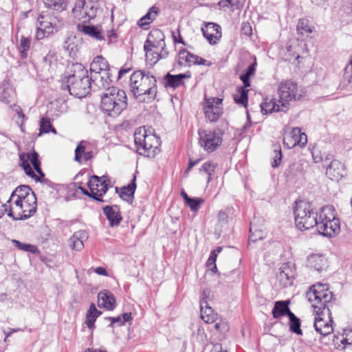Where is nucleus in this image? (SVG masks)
<instances>
[{
  "label": "nucleus",
  "mask_w": 352,
  "mask_h": 352,
  "mask_svg": "<svg viewBox=\"0 0 352 352\" xmlns=\"http://www.w3.org/2000/svg\"><path fill=\"white\" fill-rule=\"evenodd\" d=\"M306 298L316 315L314 324L315 330L323 337L331 333L333 329L329 304L333 298L332 292L325 285L318 283L309 287Z\"/></svg>",
  "instance_id": "1"
},
{
  "label": "nucleus",
  "mask_w": 352,
  "mask_h": 352,
  "mask_svg": "<svg viewBox=\"0 0 352 352\" xmlns=\"http://www.w3.org/2000/svg\"><path fill=\"white\" fill-rule=\"evenodd\" d=\"M66 79L67 88L76 98L85 97L92 88L88 70L81 63L72 64Z\"/></svg>",
  "instance_id": "2"
},
{
  "label": "nucleus",
  "mask_w": 352,
  "mask_h": 352,
  "mask_svg": "<svg viewBox=\"0 0 352 352\" xmlns=\"http://www.w3.org/2000/svg\"><path fill=\"white\" fill-rule=\"evenodd\" d=\"M129 87L136 98L145 95L148 100H153L157 95V80L149 72H134L130 77Z\"/></svg>",
  "instance_id": "3"
},
{
  "label": "nucleus",
  "mask_w": 352,
  "mask_h": 352,
  "mask_svg": "<svg viewBox=\"0 0 352 352\" xmlns=\"http://www.w3.org/2000/svg\"><path fill=\"white\" fill-rule=\"evenodd\" d=\"M127 104L125 91L117 87L107 89L101 96V109L111 116L120 115Z\"/></svg>",
  "instance_id": "4"
},
{
  "label": "nucleus",
  "mask_w": 352,
  "mask_h": 352,
  "mask_svg": "<svg viewBox=\"0 0 352 352\" xmlns=\"http://www.w3.org/2000/svg\"><path fill=\"white\" fill-rule=\"evenodd\" d=\"M295 224L300 230H309L316 227L319 214L314 211L312 205L305 201H296L294 208Z\"/></svg>",
  "instance_id": "5"
},
{
  "label": "nucleus",
  "mask_w": 352,
  "mask_h": 352,
  "mask_svg": "<svg viewBox=\"0 0 352 352\" xmlns=\"http://www.w3.org/2000/svg\"><path fill=\"white\" fill-rule=\"evenodd\" d=\"M316 227L318 232L325 236L331 237L340 232V220L336 217L333 206H325L320 208Z\"/></svg>",
  "instance_id": "6"
},
{
  "label": "nucleus",
  "mask_w": 352,
  "mask_h": 352,
  "mask_svg": "<svg viewBox=\"0 0 352 352\" xmlns=\"http://www.w3.org/2000/svg\"><path fill=\"white\" fill-rule=\"evenodd\" d=\"M134 141L140 155L154 157L160 152V138L154 134H148L145 129L140 128L135 131Z\"/></svg>",
  "instance_id": "7"
},
{
  "label": "nucleus",
  "mask_w": 352,
  "mask_h": 352,
  "mask_svg": "<svg viewBox=\"0 0 352 352\" xmlns=\"http://www.w3.org/2000/svg\"><path fill=\"white\" fill-rule=\"evenodd\" d=\"M278 93L279 102H283V107L287 109H289L290 101L299 100L305 95L303 88L292 80L280 82L278 85Z\"/></svg>",
  "instance_id": "8"
},
{
  "label": "nucleus",
  "mask_w": 352,
  "mask_h": 352,
  "mask_svg": "<svg viewBox=\"0 0 352 352\" xmlns=\"http://www.w3.org/2000/svg\"><path fill=\"white\" fill-rule=\"evenodd\" d=\"M199 144L208 153L214 151L222 142L223 132L217 129L214 131L199 130Z\"/></svg>",
  "instance_id": "9"
},
{
  "label": "nucleus",
  "mask_w": 352,
  "mask_h": 352,
  "mask_svg": "<svg viewBox=\"0 0 352 352\" xmlns=\"http://www.w3.org/2000/svg\"><path fill=\"white\" fill-rule=\"evenodd\" d=\"M110 181L107 177H100L93 175L90 177L87 186L90 190L91 197L98 201H103L102 197L108 190Z\"/></svg>",
  "instance_id": "10"
},
{
  "label": "nucleus",
  "mask_w": 352,
  "mask_h": 352,
  "mask_svg": "<svg viewBox=\"0 0 352 352\" xmlns=\"http://www.w3.org/2000/svg\"><path fill=\"white\" fill-rule=\"evenodd\" d=\"M37 203L36 197L29 196L26 199H23L21 207L17 214H14V212L11 210H9L8 215L12 217L14 220H25L32 216L36 210Z\"/></svg>",
  "instance_id": "11"
},
{
  "label": "nucleus",
  "mask_w": 352,
  "mask_h": 352,
  "mask_svg": "<svg viewBox=\"0 0 352 352\" xmlns=\"http://www.w3.org/2000/svg\"><path fill=\"white\" fill-rule=\"evenodd\" d=\"M221 102L222 99L218 98H211L206 100L204 113L210 122H216L220 118L222 114Z\"/></svg>",
  "instance_id": "12"
},
{
  "label": "nucleus",
  "mask_w": 352,
  "mask_h": 352,
  "mask_svg": "<svg viewBox=\"0 0 352 352\" xmlns=\"http://www.w3.org/2000/svg\"><path fill=\"white\" fill-rule=\"evenodd\" d=\"M163 47H165V42L162 32L159 30L150 32L144 45L145 53L148 54L154 49L162 48Z\"/></svg>",
  "instance_id": "13"
},
{
  "label": "nucleus",
  "mask_w": 352,
  "mask_h": 352,
  "mask_svg": "<svg viewBox=\"0 0 352 352\" xmlns=\"http://www.w3.org/2000/svg\"><path fill=\"white\" fill-rule=\"evenodd\" d=\"M296 274V272L294 264L289 263H284L279 269L277 278L283 287H287L293 284Z\"/></svg>",
  "instance_id": "14"
},
{
  "label": "nucleus",
  "mask_w": 352,
  "mask_h": 352,
  "mask_svg": "<svg viewBox=\"0 0 352 352\" xmlns=\"http://www.w3.org/2000/svg\"><path fill=\"white\" fill-rule=\"evenodd\" d=\"M307 142V135L305 133H302L299 128H294L284 138V144L289 148L296 146L303 147L306 145Z\"/></svg>",
  "instance_id": "15"
},
{
  "label": "nucleus",
  "mask_w": 352,
  "mask_h": 352,
  "mask_svg": "<svg viewBox=\"0 0 352 352\" xmlns=\"http://www.w3.org/2000/svg\"><path fill=\"white\" fill-rule=\"evenodd\" d=\"M110 71L102 72V73L98 74H93L90 76V81L91 82L92 87L94 89L97 88L99 89H104L111 88V79Z\"/></svg>",
  "instance_id": "16"
},
{
  "label": "nucleus",
  "mask_w": 352,
  "mask_h": 352,
  "mask_svg": "<svg viewBox=\"0 0 352 352\" xmlns=\"http://www.w3.org/2000/svg\"><path fill=\"white\" fill-rule=\"evenodd\" d=\"M183 61L188 63L189 65L191 64L203 65H211V63L208 60L195 55L186 50L182 49L179 51L178 63L183 65Z\"/></svg>",
  "instance_id": "17"
},
{
  "label": "nucleus",
  "mask_w": 352,
  "mask_h": 352,
  "mask_svg": "<svg viewBox=\"0 0 352 352\" xmlns=\"http://www.w3.org/2000/svg\"><path fill=\"white\" fill-rule=\"evenodd\" d=\"M98 305L109 311L116 308V299L113 294L109 290L100 291L98 294Z\"/></svg>",
  "instance_id": "18"
},
{
  "label": "nucleus",
  "mask_w": 352,
  "mask_h": 352,
  "mask_svg": "<svg viewBox=\"0 0 352 352\" xmlns=\"http://www.w3.org/2000/svg\"><path fill=\"white\" fill-rule=\"evenodd\" d=\"M344 165L338 160H333L326 170L327 176L331 180L339 181L344 175Z\"/></svg>",
  "instance_id": "19"
},
{
  "label": "nucleus",
  "mask_w": 352,
  "mask_h": 352,
  "mask_svg": "<svg viewBox=\"0 0 352 352\" xmlns=\"http://www.w3.org/2000/svg\"><path fill=\"white\" fill-rule=\"evenodd\" d=\"M261 111L264 114L270 113L272 112L287 111V108L283 106V102H280L279 100L276 98H265V102L261 104Z\"/></svg>",
  "instance_id": "20"
},
{
  "label": "nucleus",
  "mask_w": 352,
  "mask_h": 352,
  "mask_svg": "<svg viewBox=\"0 0 352 352\" xmlns=\"http://www.w3.org/2000/svg\"><path fill=\"white\" fill-rule=\"evenodd\" d=\"M56 21L55 17L43 15H40L37 20L38 26L41 30L45 31L47 35L57 31Z\"/></svg>",
  "instance_id": "21"
},
{
  "label": "nucleus",
  "mask_w": 352,
  "mask_h": 352,
  "mask_svg": "<svg viewBox=\"0 0 352 352\" xmlns=\"http://www.w3.org/2000/svg\"><path fill=\"white\" fill-rule=\"evenodd\" d=\"M307 265L318 272H321L327 267V261L322 255L313 254L307 257Z\"/></svg>",
  "instance_id": "22"
},
{
  "label": "nucleus",
  "mask_w": 352,
  "mask_h": 352,
  "mask_svg": "<svg viewBox=\"0 0 352 352\" xmlns=\"http://www.w3.org/2000/svg\"><path fill=\"white\" fill-rule=\"evenodd\" d=\"M136 177L134 175L131 182L126 186L121 188H116V191L118 192L121 199L128 202H132L134 198V194L136 189Z\"/></svg>",
  "instance_id": "23"
},
{
  "label": "nucleus",
  "mask_w": 352,
  "mask_h": 352,
  "mask_svg": "<svg viewBox=\"0 0 352 352\" xmlns=\"http://www.w3.org/2000/svg\"><path fill=\"white\" fill-rule=\"evenodd\" d=\"M103 212L111 227L118 226L122 219L120 214L119 208L117 206H107L103 208Z\"/></svg>",
  "instance_id": "24"
},
{
  "label": "nucleus",
  "mask_w": 352,
  "mask_h": 352,
  "mask_svg": "<svg viewBox=\"0 0 352 352\" xmlns=\"http://www.w3.org/2000/svg\"><path fill=\"white\" fill-rule=\"evenodd\" d=\"M90 75L98 74L102 72L110 71L107 60L102 56H98L94 58L90 64Z\"/></svg>",
  "instance_id": "25"
},
{
  "label": "nucleus",
  "mask_w": 352,
  "mask_h": 352,
  "mask_svg": "<svg viewBox=\"0 0 352 352\" xmlns=\"http://www.w3.org/2000/svg\"><path fill=\"white\" fill-rule=\"evenodd\" d=\"M190 78V74L189 72L177 75H172L168 73L164 76V85L166 87L176 89L183 84L184 78Z\"/></svg>",
  "instance_id": "26"
},
{
  "label": "nucleus",
  "mask_w": 352,
  "mask_h": 352,
  "mask_svg": "<svg viewBox=\"0 0 352 352\" xmlns=\"http://www.w3.org/2000/svg\"><path fill=\"white\" fill-rule=\"evenodd\" d=\"M88 238L84 230H79L74 233L69 240L70 248L76 251H80L84 248V241Z\"/></svg>",
  "instance_id": "27"
},
{
  "label": "nucleus",
  "mask_w": 352,
  "mask_h": 352,
  "mask_svg": "<svg viewBox=\"0 0 352 352\" xmlns=\"http://www.w3.org/2000/svg\"><path fill=\"white\" fill-rule=\"evenodd\" d=\"M200 313L201 319L208 324L216 322L218 316L215 314L211 307L209 306L208 301L203 300L200 306Z\"/></svg>",
  "instance_id": "28"
},
{
  "label": "nucleus",
  "mask_w": 352,
  "mask_h": 352,
  "mask_svg": "<svg viewBox=\"0 0 352 352\" xmlns=\"http://www.w3.org/2000/svg\"><path fill=\"white\" fill-rule=\"evenodd\" d=\"M289 300L276 301L272 310L273 317L278 319L281 316H289V312H292L289 308Z\"/></svg>",
  "instance_id": "29"
},
{
  "label": "nucleus",
  "mask_w": 352,
  "mask_h": 352,
  "mask_svg": "<svg viewBox=\"0 0 352 352\" xmlns=\"http://www.w3.org/2000/svg\"><path fill=\"white\" fill-rule=\"evenodd\" d=\"M85 12V0H76L74 7L72 8L74 17L82 23L89 21L88 16L84 14Z\"/></svg>",
  "instance_id": "30"
},
{
  "label": "nucleus",
  "mask_w": 352,
  "mask_h": 352,
  "mask_svg": "<svg viewBox=\"0 0 352 352\" xmlns=\"http://www.w3.org/2000/svg\"><path fill=\"white\" fill-rule=\"evenodd\" d=\"M159 8L155 6H152L148 10L147 13L138 21V25L144 29H146V26L148 25L156 19V17L159 14Z\"/></svg>",
  "instance_id": "31"
},
{
  "label": "nucleus",
  "mask_w": 352,
  "mask_h": 352,
  "mask_svg": "<svg viewBox=\"0 0 352 352\" xmlns=\"http://www.w3.org/2000/svg\"><path fill=\"white\" fill-rule=\"evenodd\" d=\"M78 31L84 33L86 35L90 36L97 40L101 41L104 38L100 30L94 25H87L85 24H78L77 25Z\"/></svg>",
  "instance_id": "32"
},
{
  "label": "nucleus",
  "mask_w": 352,
  "mask_h": 352,
  "mask_svg": "<svg viewBox=\"0 0 352 352\" xmlns=\"http://www.w3.org/2000/svg\"><path fill=\"white\" fill-rule=\"evenodd\" d=\"M86 12L84 13L88 16L89 21L96 17L97 13L101 10V5L98 1L87 0L85 1Z\"/></svg>",
  "instance_id": "33"
},
{
  "label": "nucleus",
  "mask_w": 352,
  "mask_h": 352,
  "mask_svg": "<svg viewBox=\"0 0 352 352\" xmlns=\"http://www.w3.org/2000/svg\"><path fill=\"white\" fill-rule=\"evenodd\" d=\"M29 196H33L35 197V195L32 189L25 185H22L17 187L12 193L10 201L14 200L16 197H18L20 199H26Z\"/></svg>",
  "instance_id": "34"
},
{
  "label": "nucleus",
  "mask_w": 352,
  "mask_h": 352,
  "mask_svg": "<svg viewBox=\"0 0 352 352\" xmlns=\"http://www.w3.org/2000/svg\"><path fill=\"white\" fill-rule=\"evenodd\" d=\"M246 88L243 86L239 87L236 93L233 96L234 102L245 107H247L248 101V90Z\"/></svg>",
  "instance_id": "35"
},
{
  "label": "nucleus",
  "mask_w": 352,
  "mask_h": 352,
  "mask_svg": "<svg viewBox=\"0 0 352 352\" xmlns=\"http://www.w3.org/2000/svg\"><path fill=\"white\" fill-rule=\"evenodd\" d=\"M256 63H254L249 65L248 68L243 71L241 74L239 78L243 83V86L245 87H249L251 85L250 78L253 76L256 72Z\"/></svg>",
  "instance_id": "36"
},
{
  "label": "nucleus",
  "mask_w": 352,
  "mask_h": 352,
  "mask_svg": "<svg viewBox=\"0 0 352 352\" xmlns=\"http://www.w3.org/2000/svg\"><path fill=\"white\" fill-rule=\"evenodd\" d=\"M32 39L30 37H25L22 36L19 41L18 45V50L20 54V57L22 59L27 58L28 56V51L30 48Z\"/></svg>",
  "instance_id": "37"
},
{
  "label": "nucleus",
  "mask_w": 352,
  "mask_h": 352,
  "mask_svg": "<svg viewBox=\"0 0 352 352\" xmlns=\"http://www.w3.org/2000/svg\"><path fill=\"white\" fill-rule=\"evenodd\" d=\"M101 314L94 304H91L86 315V324L89 329L94 327V323L98 316Z\"/></svg>",
  "instance_id": "38"
},
{
  "label": "nucleus",
  "mask_w": 352,
  "mask_h": 352,
  "mask_svg": "<svg viewBox=\"0 0 352 352\" xmlns=\"http://www.w3.org/2000/svg\"><path fill=\"white\" fill-rule=\"evenodd\" d=\"M21 162H31L34 168H36L41 165V162L38 160V155L36 152L33 151L28 153H23L19 156Z\"/></svg>",
  "instance_id": "39"
},
{
  "label": "nucleus",
  "mask_w": 352,
  "mask_h": 352,
  "mask_svg": "<svg viewBox=\"0 0 352 352\" xmlns=\"http://www.w3.org/2000/svg\"><path fill=\"white\" fill-rule=\"evenodd\" d=\"M45 6L50 9L61 12L67 8L65 0H43Z\"/></svg>",
  "instance_id": "40"
},
{
  "label": "nucleus",
  "mask_w": 352,
  "mask_h": 352,
  "mask_svg": "<svg viewBox=\"0 0 352 352\" xmlns=\"http://www.w3.org/2000/svg\"><path fill=\"white\" fill-rule=\"evenodd\" d=\"M289 329L293 333L298 335H302V330L300 329V320L297 318L293 312H289Z\"/></svg>",
  "instance_id": "41"
},
{
  "label": "nucleus",
  "mask_w": 352,
  "mask_h": 352,
  "mask_svg": "<svg viewBox=\"0 0 352 352\" xmlns=\"http://www.w3.org/2000/svg\"><path fill=\"white\" fill-rule=\"evenodd\" d=\"M111 321L110 327H113L114 324H117L118 326H122L125 322L132 320V316L131 313H124L121 316L117 317H109L107 318Z\"/></svg>",
  "instance_id": "42"
},
{
  "label": "nucleus",
  "mask_w": 352,
  "mask_h": 352,
  "mask_svg": "<svg viewBox=\"0 0 352 352\" xmlns=\"http://www.w3.org/2000/svg\"><path fill=\"white\" fill-rule=\"evenodd\" d=\"M23 199H20L18 197H16L14 200L10 201V199L8 201V203L6 204L3 207L6 211H8L12 209V210L14 212V214H17V211L20 210V208L21 207Z\"/></svg>",
  "instance_id": "43"
},
{
  "label": "nucleus",
  "mask_w": 352,
  "mask_h": 352,
  "mask_svg": "<svg viewBox=\"0 0 352 352\" xmlns=\"http://www.w3.org/2000/svg\"><path fill=\"white\" fill-rule=\"evenodd\" d=\"M297 31L299 34L304 35L312 33L313 28L309 26V21L306 19H299L297 24Z\"/></svg>",
  "instance_id": "44"
},
{
  "label": "nucleus",
  "mask_w": 352,
  "mask_h": 352,
  "mask_svg": "<svg viewBox=\"0 0 352 352\" xmlns=\"http://www.w3.org/2000/svg\"><path fill=\"white\" fill-rule=\"evenodd\" d=\"M50 131L56 133V130L52 126L50 119L47 117H43L40 120V133H47Z\"/></svg>",
  "instance_id": "45"
},
{
  "label": "nucleus",
  "mask_w": 352,
  "mask_h": 352,
  "mask_svg": "<svg viewBox=\"0 0 352 352\" xmlns=\"http://www.w3.org/2000/svg\"><path fill=\"white\" fill-rule=\"evenodd\" d=\"M21 166L23 168L25 174L32 178H34L36 182H40L45 184H48L50 182L48 179H41L38 176H37L34 170H32L30 163L26 162H21Z\"/></svg>",
  "instance_id": "46"
},
{
  "label": "nucleus",
  "mask_w": 352,
  "mask_h": 352,
  "mask_svg": "<svg viewBox=\"0 0 352 352\" xmlns=\"http://www.w3.org/2000/svg\"><path fill=\"white\" fill-rule=\"evenodd\" d=\"M282 153L281 148L279 144L274 146V153H273V161L272 162V166L273 168H277L280 164L282 161Z\"/></svg>",
  "instance_id": "47"
},
{
  "label": "nucleus",
  "mask_w": 352,
  "mask_h": 352,
  "mask_svg": "<svg viewBox=\"0 0 352 352\" xmlns=\"http://www.w3.org/2000/svg\"><path fill=\"white\" fill-rule=\"evenodd\" d=\"M216 166V164L212 163L210 162H206L200 168L199 171L201 173L204 172L208 175V182H210L212 179L211 177L214 173Z\"/></svg>",
  "instance_id": "48"
},
{
  "label": "nucleus",
  "mask_w": 352,
  "mask_h": 352,
  "mask_svg": "<svg viewBox=\"0 0 352 352\" xmlns=\"http://www.w3.org/2000/svg\"><path fill=\"white\" fill-rule=\"evenodd\" d=\"M56 58L54 53L50 52L43 58V67L50 70L56 65Z\"/></svg>",
  "instance_id": "49"
},
{
  "label": "nucleus",
  "mask_w": 352,
  "mask_h": 352,
  "mask_svg": "<svg viewBox=\"0 0 352 352\" xmlns=\"http://www.w3.org/2000/svg\"><path fill=\"white\" fill-rule=\"evenodd\" d=\"M298 169L299 165L296 162H293L285 169L284 174L287 179H292L297 175Z\"/></svg>",
  "instance_id": "50"
},
{
  "label": "nucleus",
  "mask_w": 352,
  "mask_h": 352,
  "mask_svg": "<svg viewBox=\"0 0 352 352\" xmlns=\"http://www.w3.org/2000/svg\"><path fill=\"white\" fill-rule=\"evenodd\" d=\"M204 203V199L201 198H191L190 197L186 202L187 205L192 212H196L200 208V205Z\"/></svg>",
  "instance_id": "51"
},
{
  "label": "nucleus",
  "mask_w": 352,
  "mask_h": 352,
  "mask_svg": "<svg viewBox=\"0 0 352 352\" xmlns=\"http://www.w3.org/2000/svg\"><path fill=\"white\" fill-rule=\"evenodd\" d=\"M220 25L214 23H208L205 28H201L202 33H211L214 34H221Z\"/></svg>",
  "instance_id": "52"
},
{
  "label": "nucleus",
  "mask_w": 352,
  "mask_h": 352,
  "mask_svg": "<svg viewBox=\"0 0 352 352\" xmlns=\"http://www.w3.org/2000/svg\"><path fill=\"white\" fill-rule=\"evenodd\" d=\"M12 243L16 248L21 250L31 253H34L36 250V247L31 244L23 243L17 240H12Z\"/></svg>",
  "instance_id": "53"
},
{
  "label": "nucleus",
  "mask_w": 352,
  "mask_h": 352,
  "mask_svg": "<svg viewBox=\"0 0 352 352\" xmlns=\"http://www.w3.org/2000/svg\"><path fill=\"white\" fill-rule=\"evenodd\" d=\"M86 142L84 141L80 142L76 146L75 149V157L74 160L76 162L81 163L82 157L84 155L86 152L85 144Z\"/></svg>",
  "instance_id": "54"
},
{
  "label": "nucleus",
  "mask_w": 352,
  "mask_h": 352,
  "mask_svg": "<svg viewBox=\"0 0 352 352\" xmlns=\"http://www.w3.org/2000/svg\"><path fill=\"white\" fill-rule=\"evenodd\" d=\"M343 78L348 83L352 82V56L349 63L344 67Z\"/></svg>",
  "instance_id": "55"
},
{
  "label": "nucleus",
  "mask_w": 352,
  "mask_h": 352,
  "mask_svg": "<svg viewBox=\"0 0 352 352\" xmlns=\"http://www.w3.org/2000/svg\"><path fill=\"white\" fill-rule=\"evenodd\" d=\"M250 239L256 241L263 239V234L261 231H257L256 228L251 223L250 227Z\"/></svg>",
  "instance_id": "56"
},
{
  "label": "nucleus",
  "mask_w": 352,
  "mask_h": 352,
  "mask_svg": "<svg viewBox=\"0 0 352 352\" xmlns=\"http://www.w3.org/2000/svg\"><path fill=\"white\" fill-rule=\"evenodd\" d=\"M205 352H228L227 350H223L222 346L219 343H210L204 348Z\"/></svg>",
  "instance_id": "57"
},
{
  "label": "nucleus",
  "mask_w": 352,
  "mask_h": 352,
  "mask_svg": "<svg viewBox=\"0 0 352 352\" xmlns=\"http://www.w3.org/2000/svg\"><path fill=\"white\" fill-rule=\"evenodd\" d=\"M333 342L335 348L338 350H343L345 349L346 345H349V340H347L346 337L343 338L339 342L338 337L334 336Z\"/></svg>",
  "instance_id": "58"
},
{
  "label": "nucleus",
  "mask_w": 352,
  "mask_h": 352,
  "mask_svg": "<svg viewBox=\"0 0 352 352\" xmlns=\"http://www.w3.org/2000/svg\"><path fill=\"white\" fill-rule=\"evenodd\" d=\"M214 329L221 333H225L229 330V325L226 321L220 320L214 324Z\"/></svg>",
  "instance_id": "59"
},
{
  "label": "nucleus",
  "mask_w": 352,
  "mask_h": 352,
  "mask_svg": "<svg viewBox=\"0 0 352 352\" xmlns=\"http://www.w3.org/2000/svg\"><path fill=\"white\" fill-rule=\"evenodd\" d=\"M155 54L156 56H155L154 64L157 63L160 59L167 58L168 55V52L166 50H165L164 47H163L160 52H156Z\"/></svg>",
  "instance_id": "60"
},
{
  "label": "nucleus",
  "mask_w": 352,
  "mask_h": 352,
  "mask_svg": "<svg viewBox=\"0 0 352 352\" xmlns=\"http://www.w3.org/2000/svg\"><path fill=\"white\" fill-rule=\"evenodd\" d=\"M203 35L210 44L213 45L217 43L216 39L217 38V36H215L214 34L203 33Z\"/></svg>",
  "instance_id": "61"
},
{
  "label": "nucleus",
  "mask_w": 352,
  "mask_h": 352,
  "mask_svg": "<svg viewBox=\"0 0 352 352\" xmlns=\"http://www.w3.org/2000/svg\"><path fill=\"white\" fill-rule=\"evenodd\" d=\"M14 111L18 115L19 119H21V125L23 123L25 115L19 106H14Z\"/></svg>",
  "instance_id": "62"
},
{
  "label": "nucleus",
  "mask_w": 352,
  "mask_h": 352,
  "mask_svg": "<svg viewBox=\"0 0 352 352\" xmlns=\"http://www.w3.org/2000/svg\"><path fill=\"white\" fill-rule=\"evenodd\" d=\"M49 35H47L45 31H43L39 28V26L37 27V32L36 34V38L37 40L43 39L45 37H47Z\"/></svg>",
  "instance_id": "63"
},
{
  "label": "nucleus",
  "mask_w": 352,
  "mask_h": 352,
  "mask_svg": "<svg viewBox=\"0 0 352 352\" xmlns=\"http://www.w3.org/2000/svg\"><path fill=\"white\" fill-rule=\"evenodd\" d=\"M228 219L227 214L223 211H219L218 214V221L220 223H226Z\"/></svg>",
  "instance_id": "64"
}]
</instances>
